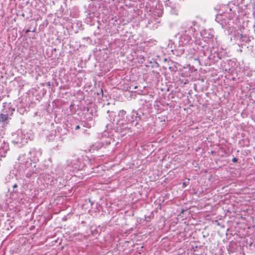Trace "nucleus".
I'll use <instances>...</instances> for the list:
<instances>
[{
    "label": "nucleus",
    "mask_w": 255,
    "mask_h": 255,
    "mask_svg": "<svg viewBox=\"0 0 255 255\" xmlns=\"http://www.w3.org/2000/svg\"><path fill=\"white\" fill-rule=\"evenodd\" d=\"M8 119V116L7 114H1L0 115V121L4 122L7 121Z\"/></svg>",
    "instance_id": "obj_1"
},
{
    "label": "nucleus",
    "mask_w": 255,
    "mask_h": 255,
    "mask_svg": "<svg viewBox=\"0 0 255 255\" xmlns=\"http://www.w3.org/2000/svg\"><path fill=\"white\" fill-rule=\"evenodd\" d=\"M186 186H187L186 183L185 182H183L182 184V187L183 188H185V187H186Z\"/></svg>",
    "instance_id": "obj_2"
},
{
    "label": "nucleus",
    "mask_w": 255,
    "mask_h": 255,
    "mask_svg": "<svg viewBox=\"0 0 255 255\" xmlns=\"http://www.w3.org/2000/svg\"><path fill=\"white\" fill-rule=\"evenodd\" d=\"M80 126H79V125H77V126L76 127V128H75V129H76V130H77V129H80Z\"/></svg>",
    "instance_id": "obj_3"
},
{
    "label": "nucleus",
    "mask_w": 255,
    "mask_h": 255,
    "mask_svg": "<svg viewBox=\"0 0 255 255\" xmlns=\"http://www.w3.org/2000/svg\"><path fill=\"white\" fill-rule=\"evenodd\" d=\"M233 161L234 162H236V161H237V158H234L233 159Z\"/></svg>",
    "instance_id": "obj_4"
},
{
    "label": "nucleus",
    "mask_w": 255,
    "mask_h": 255,
    "mask_svg": "<svg viewBox=\"0 0 255 255\" xmlns=\"http://www.w3.org/2000/svg\"><path fill=\"white\" fill-rule=\"evenodd\" d=\"M13 188H16L17 187V185L16 184H14L13 186Z\"/></svg>",
    "instance_id": "obj_5"
},
{
    "label": "nucleus",
    "mask_w": 255,
    "mask_h": 255,
    "mask_svg": "<svg viewBox=\"0 0 255 255\" xmlns=\"http://www.w3.org/2000/svg\"><path fill=\"white\" fill-rule=\"evenodd\" d=\"M28 31H29V30H27L26 31V32H28Z\"/></svg>",
    "instance_id": "obj_6"
}]
</instances>
